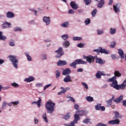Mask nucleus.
I'll list each match as a JSON object with an SVG mask.
<instances>
[{
	"mask_svg": "<svg viewBox=\"0 0 126 126\" xmlns=\"http://www.w3.org/2000/svg\"><path fill=\"white\" fill-rule=\"evenodd\" d=\"M103 75V73L102 72L100 71H98L95 75V77L97 79H100L101 78V76Z\"/></svg>",
	"mask_w": 126,
	"mask_h": 126,
	"instance_id": "nucleus-24",
	"label": "nucleus"
},
{
	"mask_svg": "<svg viewBox=\"0 0 126 126\" xmlns=\"http://www.w3.org/2000/svg\"><path fill=\"white\" fill-rule=\"evenodd\" d=\"M123 106H124V107H126V99L123 100Z\"/></svg>",
	"mask_w": 126,
	"mask_h": 126,
	"instance_id": "nucleus-64",
	"label": "nucleus"
},
{
	"mask_svg": "<svg viewBox=\"0 0 126 126\" xmlns=\"http://www.w3.org/2000/svg\"><path fill=\"white\" fill-rule=\"evenodd\" d=\"M42 118H43L44 121L46 123H48V119H47V117L46 113H44V114H43Z\"/></svg>",
	"mask_w": 126,
	"mask_h": 126,
	"instance_id": "nucleus-36",
	"label": "nucleus"
},
{
	"mask_svg": "<svg viewBox=\"0 0 126 126\" xmlns=\"http://www.w3.org/2000/svg\"><path fill=\"white\" fill-rule=\"evenodd\" d=\"M25 55L27 58V60L29 62H31L32 61V59L31 57L29 55V54L26 53Z\"/></svg>",
	"mask_w": 126,
	"mask_h": 126,
	"instance_id": "nucleus-41",
	"label": "nucleus"
},
{
	"mask_svg": "<svg viewBox=\"0 0 126 126\" xmlns=\"http://www.w3.org/2000/svg\"><path fill=\"white\" fill-rule=\"evenodd\" d=\"M85 44L82 43H79L77 45V47L80 48H83L84 47Z\"/></svg>",
	"mask_w": 126,
	"mask_h": 126,
	"instance_id": "nucleus-55",
	"label": "nucleus"
},
{
	"mask_svg": "<svg viewBox=\"0 0 126 126\" xmlns=\"http://www.w3.org/2000/svg\"><path fill=\"white\" fill-rule=\"evenodd\" d=\"M52 86V84H47L46 86H44L43 88V90L45 91L47 88H49V87H51Z\"/></svg>",
	"mask_w": 126,
	"mask_h": 126,
	"instance_id": "nucleus-50",
	"label": "nucleus"
},
{
	"mask_svg": "<svg viewBox=\"0 0 126 126\" xmlns=\"http://www.w3.org/2000/svg\"><path fill=\"white\" fill-rule=\"evenodd\" d=\"M9 44L11 47H14L15 45L14 40H11V41L9 42Z\"/></svg>",
	"mask_w": 126,
	"mask_h": 126,
	"instance_id": "nucleus-47",
	"label": "nucleus"
},
{
	"mask_svg": "<svg viewBox=\"0 0 126 126\" xmlns=\"http://www.w3.org/2000/svg\"><path fill=\"white\" fill-rule=\"evenodd\" d=\"M82 40V38L81 37H73V41H80Z\"/></svg>",
	"mask_w": 126,
	"mask_h": 126,
	"instance_id": "nucleus-38",
	"label": "nucleus"
},
{
	"mask_svg": "<svg viewBox=\"0 0 126 126\" xmlns=\"http://www.w3.org/2000/svg\"><path fill=\"white\" fill-rule=\"evenodd\" d=\"M106 107H110L112 104H113V101L111 99H109L106 101Z\"/></svg>",
	"mask_w": 126,
	"mask_h": 126,
	"instance_id": "nucleus-28",
	"label": "nucleus"
},
{
	"mask_svg": "<svg viewBox=\"0 0 126 126\" xmlns=\"http://www.w3.org/2000/svg\"><path fill=\"white\" fill-rule=\"evenodd\" d=\"M43 21L44 22H45V23H46V25H49V24H50L51 20L49 17H44L43 18Z\"/></svg>",
	"mask_w": 126,
	"mask_h": 126,
	"instance_id": "nucleus-12",
	"label": "nucleus"
},
{
	"mask_svg": "<svg viewBox=\"0 0 126 126\" xmlns=\"http://www.w3.org/2000/svg\"><path fill=\"white\" fill-rule=\"evenodd\" d=\"M15 17V14L12 12L8 11L6 13L7 18H13Z\"/></svg>",
	"mask_w": 126,
	"mask_h": 126,
	"instance_id": "nucleus-18",
	"label": "nucleus"
},
{
	"mask_svg": "<svg viewBox=\"0 0 126 126\" xmlns=\"http://www.w3.org/2000/svg\"><path fill=\"white\" fill-rule=\"evenodd\" d=\"M74 108L75 110H78L79 108V105L78 104H75L74 106Z\"/></svg>",
	"mask_w": 126,
	"mask_h": 126,
	"instance_id": "nucleus-61",
	"label": "nucleus"
},
{
	"mask_svg": "<svg viewBox=\"0 0 126 126\" xmlns=\"http://www.w3.org/2000/svg\"><path fill=\"white\" fill-rule=\"evenodd\" d=\"M97 10L96 9H94L92 12V15L93 17H94L95 16L96 13H97Z\"/></svg>",
	"mask_w": 126,
	"mask_h": 126,
	"instance_id": "nucleus-40",
	"label": "nucleus"
},
{
	"mask_svg": "<svg viewBox=\"0 0 126 126\" xmlns=\"http://www.w3.org/2000/svg\"><path fill=\"white\" fill-rule=\"evenodd\" d=\"M55 103L51 101L50 100L47 101L45 103V108L47 111V113L52 114L55 111Z\"/></svg>",
	"mask_w": 126,
	"mask_h": 126,
	"instance_id": "nucleus-1",
	"label": "nucleus"
},
{
	"mask_svg": "<svg viewBox=\"0 0 126 126\" xmlns=\"http://www.w3.org/2000/svg\"><path fill=\"white\" fill-rule=\"evenodd\" d=\"M71 72V70L70 68H67L63 71V75H66L70 74Z\"/></svg>",
	"mask_w": 126,
	"mask_h": 126,
	"instance_id": "nucleus-16",
	"label": "nucleus"
},
{
	"mask_svg": "<svg viewBox=\"0 0 126 126\" xmlns=\"http://www.w3.org/2000/svg\"><path fill=\"white\" fill-rule=\"evenodd\" d=\"M6 105H7L6 102L5 101H4L2 103V108H4L6 106Z\"/></svg>",
	"mask_w": 126,
	"mask_h": 126,
	"instance_id": "nucleus-63",
	"label": "nucleus"
},
{
	"mask_svg": "<svg viewBox=\"0 0 126 126\" xmlns=\"http://www.w3.org/2000/svg\"><path fill=\"white\" fill-rule=\"evenodd\" d=\"M43 86V85L42 83H37L35 85V87L37 88L41 87Z\"/></svg>",
	"mask_w": 126,
	"mask_h": 126,
	"instance_id": "nucleus-60",
	"label": "nucleus"
},
{
	"mask_svg": "<svg viewBox=\"0 0 126 126\" xmlns=\"http://www.w3.org/2000/svg\"><path fill=\"white\" fill-rule=\"evenodd\" d=\"M64 126H76L74 125V124H73V122H70V123L69 124H64Z\"/></svg>",
	"mask_w": 126,
	"mask_h": 126,
	"instance_id": "nucleus-56",
	"label": "nucleus"
},
{
	"mask_svg": "<svg viewBox=\"0 0 126 126\" xmlns=\"http://www.w3.org/2000/svg\"><path fill=\"white\" fill-rule=\"evenodd\" d=\"M75 13V11L72 9H69L68 11V13L69 14H73Z\"/></svg>",
	"mask_w": 126,
	"mask_h": 126,
	"instance_id": "nucleus-58",
	"label": "nucleus"
},
{
	"mask_svg": "<svg viewBox=\"0 0 126 126\" xmlns=\"http://www.w3.org/2000/svg\"><path fill=\"white\" fill-rule=\"evenodd\" d=\"M96 126H107V125L102 123H99Z\"/></svg>",
	"mask_w": 126,
	"mask_h": 126,
	"instance_id": "nucleus-59",
	"label": "nucleus"
},
{
	"mask_svg": "<svg viewBox=\"0 0 126 126\" xmlns=\"http://www.w3.org/2000/svg\"><path fill=\"white\" fill-rule=\"evenodd\" d=\"M87 62L81 59H77L69 64V66L73 68H76L77 64H86Z\"/></svg>",
	"mask_w": 126,
	"mask_h": 126,
	"instance_id": "nucleus-2",
	"label": "nucleus"
},
{
	"mask_svg": "<svg viewBox=\"0 0 126 126\" xmlns=\"http://www.w3.org/2000/svg\"><path fill=\"white\" fill-rule=\"evenodd\" d=\"M74 117L75 119H76L77 120H80V117L79 114H77V113L75 114L74 115Z\"/></svg>",
	"mask_w": 126,
	"mask_h": 126,
	"instance_id": "nucleus-44",
	"label": "nucleus"
},
{
	"mask_svg": "<svg viewBox=\"0 0 126 126\" xmlns=\"http://www.w3.org/2000/svg\"><path fill=\"white\" fill-rule=\"evenodd\" d=\"M62 38L63 40H66L68 38V35L67 34H63L62 35Z\"/></svg>",
	"mask_w": 126,
	"mask_h": 126,
	"instance_id": "nucleus-43",
	"label": "nucleus"
},
{
	"mask_svg": "<svg viewBox=\"0 0 126 126\" xmlns=\"http://www.w3.org/2000/svg\"><path fill=\"white\" fill-rule=\"evenodd\" d=\"M95 108L96 110L97 111H105V107L104 106H101V104H97L95 106Z\"/></svg>",
	"mask_w": 126,
	"mask_h": 126,
	"instance_id": "nucleus-8",
	"label": "nucleus"
},
{
	"mask_svg": "<svg viewBox=\"0 0 126 126\" xmlns=\"http://www.w3.org/2000/svg\"><path fill=\"white\" fill-rule=\"evenodd\" d=\"M63 47H60L58 50L55 51V53H57L56 58H60L61 56L64 55V52L63 51Z\"/></svg>",
	"mask_w": 126,
	"mask_h": 126,
	"instance_id": "nucleus-5",
	"label": "nucleus"
},
{
	"mask_svg": "<svg viewBox=\"0 0 126 126\" xmlns=\"http://www.w3.org/2000/svg\"><path fill=\"white\" fill-rule=\"evenodd\" d=\"M7 39L6 37L3 35H0V40L4 41Z\"/></svg>",
	"mask_w": 126,
	"mask_h": 126,
	"instance_id": "nucleus-49",
	"label": "nucleus"
},
{
	"mask_svg": "<svg viewBox=\"0 0 126 126\" xmlns=\"http://www.w3.org/2000/svg\"><path fill=\"white\" fill-rule=\"evenodd\" d=\"M110 87L117 90H120V85H118V82L117 80H115L110 84Z\"/></svg>",
	"mask_w": 126,
	"mask_h": 126,
	"instance_id": "nucleus-6",
	"label": "nucleus"
},
{
	"mask_svg": "<svg viewBox=\"0 0 126 126\" xmlns=\"http://www.w3.org/2000/svg\"><path fill=\"white\" fill-rule=\"evenodd\" d=\"M110 33L111 34V35H114L116 33V30L115 29H113L111 28L110 29Z\"/></svg>",
	"mask_w": 126,
	"mask_h": 126,
	"instance_id": "nucleus-34",
	"label": "nucleus"
},
{
	"mask_svg": "<svg viewBox=\"0 0 126 126\" xmlns=\"http://www.w3.org/2000/svg\"><path fill=\"white\" fill-rule=\"evenodd\" d=\"M97 34L98 35H101V34H103L104 32L102 30H97Z\"/></svg>",
	"mask_w": 126,
	"mask_h": 126,
	"instance_id": "nucleus-54",
	"label": "nucleus"
},
{
	"mask_svg": "<svg viewBox=\"0 0 126 126\" xmlns=\"http://www.w3.org/2000/svg\"><path fill=\"white\" fill-rule=\"evenodd\" d=\"M78 120L74 119L73 121L71 122V123H73V124H74V126H75V124L78 123Z\"/></svg>",
	"mask_w": 126,
	"mask_h": 126,
	"instance_id": "nucleus-57",
	"label": "nucleus"
},
{
	"mask_svg": "<svg viewBox=\"0 0 126 126\" xmlns=\"http://www.w3.org/2000/svg\"><path fill=\"white\" fill-rule=\"evenodd\" d=\"M33 81H34V78L32 76H30L29 78H25L24 80V81L27 83H30Z\"/></svg>",
	"mask_w": 126,
	"mask_h": 126,
	"instance_id": "nucleus-19",
	"label": "nucleus"
},
{
	"mask_svg": "<svg viewBox=\"0 0 126 126\" xmlns=\"http://www.w3.org/2000/svg\"><path fill=\"white\" fill-rule=\"evenodd\" d=\"M66 98H69V101H72L74 103L75 102V100L74 98L73 97H71L70 96H67Z\"/></svg>",
	"mask_w": 126,
	"mask_h": 126,
	"instance_id": "nucleus-46",
	"label": "nucleus"
},
{
	"mask_svg": "<svg viewBox=\"0 0 126 126\" xmlns=\"http://www.w3.org/2000/svg\"><path fill=\"white\" fill-rule=\"evenodd\" d=\"M100 53L101 54H104L106 55L109 54V52L108 51H107L105 49H103L102 48H100Z\"/></svg>",
	"mask_w": 126,
	"mask_h": 126,
	"instance_id": "nucleus-30",
	"label": "nucleus"
},
{
	"mask_svg": "<svg viewBox=\"0 0 126 126\" xmlns=\"http://www.w3.org/2000/svg\"><path fill=\"white\" fill-rule=\"evenodd\" d=\"M118 54L120 56V58L122 60L125 58V55H124V51L122 49H120L118 50Z\"/></svg>",
	"mask_w": 126,
	"mask_h": 126,
	"instance_id": "nucleus-20",
	"label": "nucleus"
},
{
	"mask_svg": "<svg viewBox=\"0 0 126 126\" xmlns=\"http://www.w3.org/2000/svg\"><path fill=\"white\" fill-rule=\"evenodd\" d=\"M96 63L99 64H104L105 63V61L99 58H96Z\"/></svg>",
	"mask_w": 126,
	"mask_h": 126,
	"instance_id": "nucleus-14",
	"label": "nucleus"
},
{
	"mask_svg": "<svg viewBox=\"0 0 126 126\" xmlns=\"http://www.w3.org/2000/svg\"><path fill=\"white\" fill-rule=\"evenodd\" d=\"M70 6L74 10H76V9H78L79 7L78 5L74 1L70 2Z\"/></svg>",
	"mask_w": 126,
	"mask_h": 126,
	"instance_id": "nucleus-11",
	"label": "nucleus"
},
{
	"mask_svg": "<svg viewBox=\"0 0 126 126\" xmlns=\"http://www.w3.org/2000/svg\"><path fill=\"white\" fill-rule=\"evenodd\" d=\"M68 23L67 22H65L62 24H61V26L62 27L66 28L68 27Z\"/></svg>",
	"mask_w": 126,
	"mask_h": 126,
	"instance_id": "nucleus-42",
	"label": "nucleus"
},
{
	"mask_svg": "<svg viewBox=\"0 0 126 126\" xmlns=\"http://www.w3.org/2000/svg\"><path fill=\"white\" fill-rule=\"evenodd\" d=\"M8 58L12 63L14 67L15 68H18V60L17 59V57L15 56L9 55L8 56Z\"/></svg>",
	"mask_w": 126,
	"mask_h": 126,
	"instance_id": "nucleus-3",
	"label": "nucleus"
},
{
	"mask_svg": "<svg viewBox=\"0 0 126 126\" xmlns=\"http://www.w3.org/2000/svg\"><path fill=\"white\" fill-rule=\"evenodd\" d=\"M116 77L114 76L112 78L109 79L108 82L113 83L116 80Z\"/></svg>",
	"mask_w": 126,
	"mask_h": 126,
	"instance_id": "nucleus-35",
	"label": "nucleus"
},
{
	"mask_svg": "<svg viewBox=\"0 0 126 126\" xmlns=\"http://www.w3.org/2000/svg\"><path fill=\"white\" fill-rule=\"evenodd\" d=\"M113 9L115 11V12H116V13L120 12V8L117 7V6L116 5H113Z\"/></svg>",
	"mask_w": 126,
	"mask_h": 126,
	"instance_id": "nucleus-32",
	"label": "nucleus"
},
{
	"mask_svg": "<svg viewBox=\"0 0 126 126\" xmlns=\"http://www.w3.org/2000/svg\"><path fill=\"white\" fill-rule=\"evenodd\" d=\"M63 45H64L65 47H68L70 45V43L69 41H65L63 43Z\"/></svg>",
	"mask_w": 126,
	"mask_h": 126,
	"instance_id": "nucleus-48",
	"label": "nucleus"
},
{
	"mask_svg": "<svg viewBox=\"0 0 126 126\" xmlns=\"http://www.w3.org/2000/svg\"><path fill=\"white\" fill-rule=\"evenodd\" d=\"M11 23H8L7 22H4L2 24V29H6V28H10L11 27Z\"/></svg>",
	"mask_w": 126,
	"mask_h": 126,
	"instance_id": "nucleus-10",
	"label": "nucleus"
},
{
	"mask_svg": "<svg viewBox=\"0 0 126 126\" xmlns=\"http://www.w3.org/2000/svg\"><path fill=\"white\" fill-rule=\"evenodd\" d=\"M11 86L15 88H17L19 87V85L15 82H13L11 83Z\"/></svg>",
	"mask_w": 126,
	"mask_h": 126,
	"instance_id": "nucleus-37",
	"label": "nucleus"
},
{
	"mask_svg": "<svg viewBox=\"0 0 126 126\" xmlns=\"http://www.w3.org/2000/svg\"><path fill=\"white\" fill-rule=\"evenodd\" d=\"M83 59L86 60L87 62L89 63H94V60L97 58V56H93L92 55H89V56H86L84 55L83 56Z\"/></svg>",
	"mask_w": 126,
	"mask_h": 126,
	"instance_id": "nucleus-4",
	"label": "nucleus"
},
{
	"mask_svg": "<svg viewBox=\"0 0 126 126\" xmlns=\"http://www.w3.org/2000/svg\"><path fill=\"white\" fill-rule=\"evenodd\" d=\"M63 82L66 83H67L68 82H72V80L71 77L69 75H67L64 78Z\"/></svg>",
	"mask_w": 126,
	"mask_h": 126,
	"instance_id": "nucleus-13",
	"label": "nucleus"
},
{
	"mask_svg": "<svg viewBox=\"0 0 126 126\" xmlns=\"http://www.w3.org/2000/svg\"><path fill=\"white\" fill-rule=\"evenodd\" d=\"M76 113L78 114L80 116H82L84 115L85 111L83 110H77L76 111Z\"/></svg>",
	"mask_w": 126,
	"mask_h": 126,
	"instance_id": "nucleus-26",
	"label": "nucleus"
},
{
	"mask_svg": "<svg viewBox=\"0 0 126 126\" xmlns=\"http://www.w3.org/2000/svg\"><path fill=\"white\" fill-rule=\"evenodd\" d=\"M114 114H115V116L114 117V119H117L118 118L121 119L122 117V115H120L119 112L118 111H114Z\"/></svg>",
	"mask_w": 126,
	"mask_h": 126,
	"instance_id": "nucleus-22",
	"label": "nucleus"
},
{
	"mask_svg": "<svg viewBox=\"0 0 126 126\" xmlns=\"http://www.w3.org/2000/svg\"><path fill=\"white\" fill-rule=\"evenodd\" d=\"M70 117H71L70 112H68L66 115L64 116V117H63V119L65 120H67L70 119Z\"/></svg>",
	"mask_w": 126,
	"mask_h": 126,
	"instance_id": "nucleus-25",
	"label": "nucleus"
},
{
	"mask_svg": "<svg viewBox=\"0 0 126 126\" xmlns=\"http://www.w3.org/2000/svg\"><path fill=\"white\" fill-rule=\"evenodd\" d=\"M91 23V19L89 18H87L85 21V24L86 25H89V24Z\"/></svg>",
	"mask_w": 126,
	"mask_h": 126,
	"instance_id": "nucleus-45",
	"label": "nucleus"
},
{
	"mask_svg": "<svg viewBox=\"0 0 126 126\" xmlns=\"http://www.w3.org/2000/svg\"><path fill=\"white\" fill-rule=\"evenodd\" d=\"M120 123V120L119 119H115L108 121L109 125H119Z\"/></svg>",
	"mask_w": 126,
	"mask_h": 126,
	"instance_id": "nucleus-9",
	"label": "nucleus"
},
{
	"mask_svg": "<svg viewBox=\"0 0 126 126\" xmlns=\"http://www.w3.org/2000/svg\"><path fill=\"white\" fill-rule=\"evenodd\" d=\"M116 42L115 41H113L111 43L110 47L112 48H114L116 46Z\"/></svg>",
	"mask_w": 126,
	"mask_h": 126,
	"instance_id": "nucleus-52",
	"label": "nucleus"
},
{
	"mask_svg": "<svg viewBox=\"0 0 126 126\" xmlns=\"http://www.w3.org/2000/svg\"><path fill=\"white\" fill-rule=\"evenodd\" d=\"M66 64H67V62L65 61L60 60L57 63V66H64V65H65Z\"/></svg>",
	"mask_w": 126,
	"mask_h": 126,
	"instance_id": "nucleus-17",
	"label": "nucleus"
},
{
	"mask_svg": "<svg viewBox=\"0 0 126 126\" xmlns=\"http://www.w3.org/2000/svg\"><path fill=\"white\" fill-rule=\"evenodd\" d=\"M11 103H12V104L14 105H17L19 103V101H14V102H11Z\"/></svg>",
	"mask_w": 126,
	"mask_h": 126,
	"instance_id": "nucleus-62",
	"label": "nucleus"
},
{
	"mask_svg": "<svg viewBox=\"0 0 126 126\" xmlns=\"http://www.w3.org/2000/svg\"><path fill=\"white\" fill-rule=\"evenodd\" d=\"M86 100L89 102H92L94 101V97L91 96H88L86 97Z\"/></svg>",
	"mask_w": 126,
	"mask_h": 126,
	"instance_id": "nucleus-29",
	"label": "nucleus"
},
{
	"mask_svg": "<svg viewBox=\"0 0 126 126\" xmlns=\"http://www.w3.org/2000/svg\"><path fill=\"white\" fill-rule=\"evenodd\" d=\"M41 103V99L40 97H39V99L37 101H33L32 102V105L37 104V107L38 108L40 107Z\"/></svg>",
	"mask_w": 126,
	"mask_h": 126,
	"instance_id": "nucleus-15",
	"label": "nucleus"
},
{
	"mask_svg": "<svg viewBox=\"0 0 126 126\" xmlns=\"http://www.w3.org/2000/svg\"><path fill=\"white\" fill-rule=\"evenodd\" d=\"M123 98H124V96H123V95H121L119 97L116 98H115L114 96H113L112 98L110 99V100H112V101H114V102H116V103H119L122 101H123Z\"/></svg>",
	"mask_w": 126,
	"mask_h": 126,
	"instance_id": "nucleus-7",
	"label": "nucleus"
},
{
	"mask_svg": "<svg viewBox=\"0 0 126 126\" xmlns=\"http://www.w3.org/2000/svg\"><path fill=\"white\" fill-rule=\"evenodd\" d=\"M114 77L117 78V77H121L122 76V73L119 71H115L114 72Z\"/></svg>",
	"mask_w": 126,
	"mask_h": 126,
	"instance_id": "nucleus-27",
	"label": "nucleus"
},
{
	"mask_svg": "<svg viewBox=\"0 0 126 126\" xmlns=\"http://www.w3.org/2000/svg\"><path fill=\"white\" fill-rule=\"evenodd\" d=\"M55 74H56V78L59 79L61 76V72L59 70H56L55 71Z\"/></svg>",
	"mask_w": 126,
	"mask_h": 126,
	"instance_id": "nucleus-33",
	"label": "nucleus"
},
{
	"mask_svg": "<svg viewBox=\"0 0 126 126\" xmlns=\"http://www.w3.org/2000/svg\"><path fill=\"white\" fill-rule=\"evenodd\" d=\"M91 119L89 118H86V119L83 120V123L86 124H88L90 123Z\"/></svg>",
	"mask_w": 126,
	"mask_h": 126,
	"instance_id": "nucleus-39",
	"label": "nucleus"
},
{
	"mask_svg": "<svg viewBox=\"0 0 126 126\" xmlns=\"http://www.w3.org/2000/svg\"><path fill=\"white\" fill-rule=\"evenodd\" d=\"M104 4H105L104 0H100L99 2L97 4V7H98L99 8H102V7H103Z\"/></svg>",
	"mask_w": 126,
	"mask_h": 126,
	"instance_id": "nucleus-21",
	"label": "nucleus"
},
{
	"mask_svg": "<svg viewBox=\"0 0 126 126\" xmlns=\"http://www.w3.org/2000/svg\"><path fill=\"white\" fill-rule=\"evenodd\" d=\"M126 79H125L123 83L120 85V88L121 90H123L126 89Z\"/></svg>",
	"mask_w": 126,
	"mask_h": 126,
	"instance_id": "nucleus-23",
	"label": "nucleus"
},
{
	"mask_svg": "<svg viewBox=\"0 0 126 126\" xmlns=\"http://www.w3.org/2000/svg\"><path fill=\"white\" fill-rule=\"evenodd\" d=\"M81 84L86 88V89L88 90V85L86 83L82 82Z\"/></svg>",
	"mask_w": 126,
	"mask_h": 126,
	"instance_id": "nucleus-53",
	"label": "nucleus"
},
{
	"mask_svg": "<svg viewBox=\"0 0 126 126\" xmlns=\"http://www.w3.org/2000/svg\"><path fill=\"white\" fill-rule=\"evenodd\" d=\"M60 89L62 90L61 91V93H62V94H64L66 91L70 90V88L69 87L66 88L65 89L63 87H61Z\"/></svg>",
	"mask_w": 126,
	"mask_h": 126,
	"instance_id": "nucleus-31",
	"label": "nucleus"
},
{
	"mask_svg": "<svg viewBox=\"0 0 126 126\" xmlns=\"http://www.w3.org/2000/svg\"><path fill=\"white\" fill-rule=\"evenodd\" d=\"M84 2H85V4L86 5H89L92 2V0H84Z\"/></svg>",
	"mask_w": 126,
	"mask_h": 126,
	"instance_id": "nucleus-51",
	"label": "nucleus"
}]
</instances>
